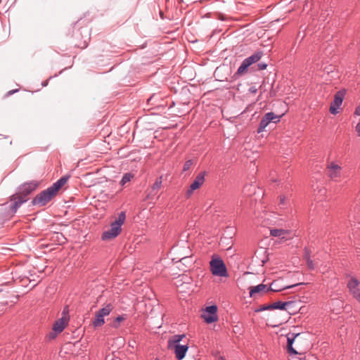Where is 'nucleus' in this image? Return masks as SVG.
Returning <instances> with one entry per match:
<instances>
[{
  "instance_id": "4468645a",
  "label": "nucleus",
  "mask_w": 360,
  "mask_h": 360,
  "mask_svg": "<svg viewBox=\"0 0 360 360\" xmlns=\"http://www.w3.org/2000/svg\"><path fill=\"white\" fill-rule=\"evenodd\" d=\"M300 335V333H289L287 334V348L288 351L291 354H297L298 352L293 348L292 345L295 339Z\"/></svg>"
},
{
  "instance_id": "a878e982",
  "label": "nucleus",
  "mask_w": 360,
  "mask_h": 360,
  "mask_svg": "<svg viewBox=\"0 0 360 360\" xmlns=\"http://www.w3.org/2000/svg\"><path fill=\"white\" fill-rule=\"evenodd\" d=\"M133 177L134 174L128 172L124 174L120 181V184L124 186L127 183L129 182Z\"/></svg>"
},
{
  "instance_id": "a19ab883",
  "label": "nucleus",
  "mask_w": 360,
  "mask_h": 360,
  "mask_svg": "<svg viewBox=\"0 0 360 360\" xmlns=\"http://www.w3.org/2000/svg\"><path fill=\"white\" fill-rule=\"evenodd\" d=\"M217 360H226L223 356H219Z\"/></svg>"
},
{
  "instance_id": "f3484780",
  "label": "nucleus",
  "mask_w": 360,
  "mask_h": 360,
  "mask_svg": "<svg viewBox=\"0 0 360 360\" xmlns=\"http://www.w3.org/2000/svg\"><path fill=\"white\" fill-rule=\"evenodd\" d=\"M68 179V176H62L57 181L53 183L51 187L57 193L58 191L67 183Z\"/></svg>"
},
{
  "instance_id": "b1692460",
  "label": "nucleus",
  "mask_w": 360,
  "mask_h": 360,
  "mask_svg": "<svg viewBox=\"0 0 360 360\" xmlns=\"http://www.w3.org/2000/svg\"><path fill=\"white\" fill-rule=\"evenodd\" d=\"M112 310V306L111 304H108L105 307L101 309L97 313L100 315L104 316H108L110 311Z\"/></svg>"
},
{
  "instance_id": "473e14b6",
  "label": "nucleus",
  "mask_w": 360,
  "mask_h": 360,
  "mask_svg": "<svg viewBox=\"0 0 360 360\" xmlns=\"http://www.w3.org/2000/svg\"><path fill=\"white\" fill-rule=\"evenodd\" d=\"M257 69L259 70H265L267 67V64L265 63H259L257 65Z\"/></svg>"
},
{
  "instance_id": "0eeeda50",
  "label": "nucleus",
  "mask_w": 360,
  "mask_h": 360,
  "mask_svg": "<svg viewBox=\"0 0 360 360\" xmlns=\"http://www.w3.org/2000/svg\"><path fill=\"white\" fill-rule=\"evenodd\" d=\"M63 316L55 321L53 325L52 330L53 332H51L49 335L50 339H53L56 337V335L60 333L65 326L68 324L69 321V317L66 314L65 309L63 311Z\"/></svg>"
},
{
  "instance_id": "f8f14e48",
  "label": "nucleus",
  "mask_w": 360,
  "mask_h": 360,
  "mask_svg": "<svg viewBox=\"0 0 360 360\" xmlns=\"http://www.w3.org/2000/svg\"><path fill=\"white\" fill-rule=\"evenodd\" d=\"M202 184V172H199L196 179L191 184L189 188L187 189L185 196L186 198H191L194 191L199 188L200 185Z\"/></svg>"
},
{
  "instance_id": "f03ea898",
  "label": "nucleus",
  "mask_w": 360,
  "mask_h": 360,
  "mask_svg": "<svg viewBox=\"0 0 360 360\" xmlns=\"http://www.w3.org/2000/svg\"><path fill=\"white\" fill-rule=\"evenodd\" d=\"M125 218V212H121L117 218L110 224V229L102 233V240H110L117 237L122 231V225L124 224Z\"/></svg>"
},
{
  "instance_id": "4be33fe9",
  "label": "nucleus",
  "mask_w": 360,
  "mask_h": 360,
  "mask_svg": "<svg viewBox=\"0 0 360 360\" xmlns=\"http://www.w3.org/2000/svg\"><path fill=\"white\" fill-rule=\"evenodd\" d=\"M359 285V281L355 278H352L347 283V288H349V292H352L354 290L358 289Z\"/></svg>"
},
{
  "instance_id": "39448f33",
  "label": "nucleus",
  "mask_w": 360,
  "mask_h": 360,
  "mask_svg": "<svg viewBox=\"0 0 360 360\" xmlns=\"http://www.w3.org/2000/svg\"><path fill=\"white\" fill-rule=\"evenodd\" d=\"M56 193L50 186L46 190L42 191L37 194L32 200V203L34 205L44 206L46 205L55 195Z\"/></svg>"
},
{
  "instance_id": "6ab92c4d",
  "label": "nucleus",
  "mask_w": 360,
  "mask_h": 360,
  "mask_svg": "<svg viewBox=\"0 0 360 360\" xmlns=\"http://www.w3.org/2000/svg\"><path fill=\"white\" fill-rule=\"evenodd\" d=\"M269 119H270V115H267V114L266 113L264 115V116L262 118V120L259 122V127L257 129L258 133H260L265 129V128L270 123Z\"/></svg>"
},
{
  "instance_id": "4c0bfd02",
  "label": "nucleus",
  "mask_w": 360,
  "mask_h": 360,
  "mask_svg": "<svg viewBox=\"0 0 360 360\" xmlns=\"http://www.w3.org/2000/svg\"><path fill=\"white\" fill-rule=\"evenodd\" d=\"M285 197L284 195H281L279 197L280 204L284 205L285 204Z\"/></svg>"
},
{
  "instance_id": "6e6552de",
  "label": "nucleus",
  "mask_w": 360,
  "mask_h": 360,
  "mask_svg": "<svg viewBox=\"0 0 360 360\" xmlns=\"http://www.w3.org/2000/svg\"><path fill=\"white\" fill-rule=\"evenodd\" d=\"M218 307L216 304L204 307V323L211 324L219 320Z\"/></svg>"
},
{
  "instance_id": "2f4dec72",
  "label": "nucleus",
  "mask_w": 360,
  "mask_h": 360,
  "mask_svg": "<svg viewBox=\"0 0 360 360\" xmlns=\"http://www.w3.org/2000/svg\"><path fill=\"white\" fill-rule=\"evenodd\" d=\"M265 310H271V308L270 307V304L268 305H263L260 307L259 308L255 310V312H260Z\"/></svg>"
},
{
  "instance_id": "f257e3e1",
  "label": "nucleus",
  "mask_w": 360,
  "mask_h": 360,
  "mask_svg": "<svg viewBox=\"0 0 360 360\" xmlns=\"http://www.w3.org/2000/svg\"><path fill=\"white\" fill-rule=\"evenodd\" d=\"M38 186L39 183L37 181H32L19 186L17 193L11 197V201L13 202L11 205V211L14 213L16 212L18 209L27 202L26 197L32 193Z\"/></svg>"
},
{
  "instance_id": "393cba45",
  "label": "nucleus",
  "mask_w": 360,
  "mask_h": 360,
  "mask_svg": "<svg viewBox=\"0 0 360 360\" xmlns=\"http://www.w3.org/2000/svg\"><path fill=\"white\" fill-rule=\"evenodd\" d=\"M195 163H196L195 159L188 160L184 165L183 169H182L183 172H188L191 168V167L193 166Z\"/></svg>"
},
{
  "instance_id": "37998d69",
  "label": "nucleus",
  "mask_w": 360,
  "mask_h": 360,
  "mask_svg": "<svg viewBox=\"0 0 360 360\" xmlns=\"http://www.w3.org/2000/svg\"><path fill=\"white\" fill-rule=\"evenodd\" d=\"M155 360H159L158 359H156Z\"/></svg>"
},
{
  "instance_id": "bb28decb",
  "label": "nucleus",
  "mask_w": 360,
  "mask_h": 360,
  "mask_svg": "<svg viewBox=\"0 0 360 360\" xmlns=\"http://www.w3.org/2000/svg\"><path fill=\"white\" fill-rule=\"evenodd\" d=\"M266 114H267V115H270V119H269L270 122H273L275 124L280 122L281 118L283 115H275L273 112H267Z\"/></svg>"
},
{
  "instance_id": "f704fd0d",
  "label": "nucleus",
  "mask_w": 360,
  "mask_h": 360,
  "mask_svg": "<svg viewBox=\"0 0 360 360\" xmlns=\"http://www.w3.org/2000/svg\"><path fill=\"white\" fill-rule=\"evenodd\" d=\"M249 91L252 94H256L257 92V89L255 86H251L249 89Z\"/></svg>"
},
{
  "instance_id": "412c9836",
  "label": "nucleus",
  "mask_w": 360,
  "mask_h": 360,
  "mask_svg": "<svg viewBox=\"0 0 360 360\" xmlns=\"http://www.w3.org/2000/svg\"><path fill=\"white\" fill-rule=\"evenodd\" d=\"M256 186L251 184L245 185L243 188V192L246 195H252L255 193Z\"/></svg>"
},
{
  "instance_id": "423d86ee",
  "label": "nucleus",
  "mask_w": 360,
  "mask_h": 360,
  "mask_svg": "<svg viewBox=\"0 0 360 360\" xmlns=\"http://www.w3.org/2000/svg\"><path fill=\"white\" fill-rule=\"evenodd\" d=\"M303 284H304V283H296V284H293V285H286V286L283 287L282 288L278 289V288H272V286H274L275 285V282H273L271 284L269 288H267L266 285L261 283L256 286L251 287L250 288L249 292H250V295L251 297H252L256 293L264 292L269 291V290H271L273 292H279L283 290L292 288L295 286L303 285Z\"/></svg>"
},
{
  "instance_id": "aec40b11",
  "label": "nucleus",
  "mask_w": 360,
  "mask_h": 360,
  "mask_svg": "<svg viewBox=\"0 0 360 360\" xmlns=\"http://www.w3.org/2000/svg\"><path fill=\"white\" fill-rule=\"evenodd\" d=\"M105 323L104 317L100 315L98 313H96L95 319L93 321V326L95 328L100 327L103 326Z\"/></svg>"
},
{
  "instance_id": "9b49d317",
  "label": "nucleus",
  "mask_w": 360,
  "mask_h": 360,
  "mask_svg": "<svg viewBox=\"0 0 360 360\" xmlns=\"http://www.w3.org/2000/svg\"><path fill=\"white\" fill-rule=\"evenodd\" d=\"M184 253L181 257H172V260L175 262H179L181 264L187 266H190L193 263V259L191 257V250L189 248H184Z\"/></svg>"
},
{
  "instance_id": "a211bd4d",
  "label": "nucleus",
  "mask_w": 360,
  "mask_h": 360,
  "mask_svg": "<svg viewBox=\"0 0 360 360\" xmlns=\"http://www.w3.org/2000/svg\"><path fill=\"white\" fill-rule=\"evenodd\" d=\"M186 337L184 334L174 335L168 341V347L172 349V347L176 345H181L180 342Z\"/></svg>"
},
{
  "instance_id": "c85d7f7f",
  "label": "nucleus",
  "mask_w": 360,
  "mask_h": 360,
  "mask_svg": "<svg viewBox=\"0 0 360 360\" xmlns=\"http://www.w3.org/2000/svg\"><path fill=\"white\" fill-rule=\"evenodd\" d=\"M162 176H160L159 178L156 179L155 183L152 186V190L155 191L160 188L162 184Z\"/></svg>"
},
{
  "instance_id": "7ed1b4c3",
  "label": "nucleus",
  "mask_w": 360,
  "mask_h": 360,
  "mask_svg": "<svg viewBox=\"0 0 360 360\" xmlns=\"http://www.w3.org/2000/svg\"><path fill=\"white\" fill-rule=\"evenodd\" d=\"M210 271L213 276L219 277H228L227 268L222 259L217 255L214 254L210 262Z\"/></svg>"
},
{
  "instance_id": "7c9ffc66",
  "label": "nucleus",
  "mask_w": 360,
  "mask_h": 360,
  "mask_svg": "<svg viewBox=\"0 0 360 360\" xmlns=\"http://www.w3.org/2000/svg\"><path fill=\"white\" fill-rule=\"evenodd\" d=\"M353 297L360 303V289H356L350 292Z\"/></svg>"
},
{
  "instance_id": "58836bf2",
  "label": "nucleus",
  "mask_w": 360,
  "mask_h": 360,
  "mask_svg": "<svg viewBox=\"0 0 360 360\" xmlns=\"http://www.w3.org/2000/svg\"><path fill=\"white\" fill-rule=\"evenodd\" d=\"M355 129L358 136H360V122L356 124Z\"/></svg>"
},
{
  "instance_id": "79ce46f5",
  "label": "nucleus",
  "mask_w": 360,
  "mask_h": 360,
  "mask_svg": "<svg viewBox=\"0 0 360 360\" xmlns=\"http://www.w3.org/2000/svg\"><path fill=\"white\" fill-rule=\"evenodd\" d=\"M48 84V82H42V86H46Z\"/></svg>"
},
{
  "instance_id": "9d476101",
  "label": "nucleus",
  "mask_w": 360,
  "mask_h": 360,
  "mask_svg": "<svg viewBox=\"0 0 360 360\" xmlns=\"http://www.w3.org/2000/svg\"><path fill=\"white\" fill-rule=\"evenodd\" d=\"M345 96V90H340L338 91L334 96V100L331 103L330 106V112L333 115H336L338 111V109L340 107V105L342 103L343 99Z\"/></svg>"
},
{
  "instance_id": "cd10ccee",
  "label": "nucleus",
  "mask_w": 360,
  "mask_h": 360,
  "mask_svg": "<svg viewBox=\"0 0 360 360\" xmlns=\"http://www.w3.org/2000/svg\"><path fill=\"white\" fill-rule=\"evenodd\" d=\"M285 231L282 229H271L270 231L271 236H274V237H281V236H283L285 234Z\"/></svg>"
},
{
  "instance_id": "ea45409f",
  "label": "nucleus",
  "mask_w": 360,
  "mask_h": 360,
  "mask_svg": "<svg viewBox=\"0 0 360 360\" xmlns=\"http://www.w3.org/2000/svg\"><path fill=\"white\" fill-rule=\"evenodd\" d=\"M18 90L17 89H15V90H11V91H9L8 93H7V95H12L14 93L17 92Z\"/></svg>"
},
{
  "instance_id": "72a5a7b5",
  "label": "nucleus",
  "mask_w": 360,
  "mask_h": 360,
  "mask_svg": "<svg viewBox=\"0 0 360 360\" xmlns=\"http://www.w3.org/2000/svg\"><path fill=\"white\" fill-rule=\"evenodd\" d=\"M307 266L311 269H314L313 262L311 260H310L309 259L307 260Z\"/></svg>"
},
{
  "instance_id": "c756f323",
  "label": "nucleus",
  "mask_w": 360,
  "mask_h": 360,
  "mask_svg": "<svg viewBox=\"0 0 360 360\" xmlns=\"http://www.w3.org/2000/svg\"><path fill=\"white\" fill-rule=\"evenodd\" d=\"M56 240H57L60 244H63L66 242V238L60 233H56Z\"/></svg>"
},
{
  "instance_id": "1a4fd4ad",
  "label": "nucleus",
  "mask_w": 360,
  "mask_h": 360,
  "mask_svg": "<svg viewBox=\"0 0 360 360\" xmlns=\"http://www.w3.org/2000/svg\"><path fill=\"white\" fill-rule=\"evenodd\" d=\"M188 234L183 233L181 235V240L178 243L173 246L171 250V254L177 255L176 257H181L184 252V248H189L188 246V241L186 240L188 238Z\"/></svg>"
},
{
  "instance_id": "5701e85b",
  "label": "nucleus",
  "mask_w": 360,
  "mask_h": 360,
  "mask_svg": "<svg viewBox=\"0 0 360 360\" xmlns=\"http://www.w3.org/2000/svg\"><path fill=\"white\" fill-rule=\"evenodd\" d=\"M127 319L126 314H122L116 317V319L112 323V327L114 328H118L120 323Z\"/></svg>"
},
{
  "instance_id": "e433bc0d",
  "label": "nucleus",
  "mask_w": 360,
  "mask_h": 360,
  "mask_svg": "<svg viewBox=\"0 0 360 360\" xmlns=\"http://www.w3.org/2000/svg\"><path fill=\"white\" fill-rule=\"evenodd\" d=\"M156 96L155 95H153L151 96L148 99V103H153V101L155 98Z\"/></svg>"
},
{
  "instance_id": "ddd939ff",
  "label": "nucleus",
  "mask_w": 360,
  "mask_h": 360,
  "mask_svg": "<svg viewBox=\"0 0 360 360\" xmlns=\"http://www.w3.org/2000/svg\"><path fill=\"white\" fill-rule=\"evenodd\" d=\"M172 349H174L176 359L182 360L188 352V346L187 345H176L172 346Z\"/></svg>"
},
{
  "instance_id": "2eb2a0df",
  "label": "nucleus",
  "mask_w": 360,
  "mask_h": 360,
  "mask_svg": "<svg viewBox=\"0 0 360 360\" xmlns=\"http://www.w3.org/2000/svg\"><path fill=\"white\" fill-rule=\"evenodd\" d=\"M328 176L331 179L335 180L338 177L340 176L341 167L339 165H338L333 162H331L328 166Z\"/></svg>"
},
{
  "instance_id": "20e7f679",
  "label": "nucleus",
  "mask_w": 360,
  "mask_h": 360,
  "mask_svg": "<svg viewBox=\"0 0 360 360\" xmlns=\"http://www.w3.org/2000/svg\"><path fill=\"white\" fill-rule=\"evenodd\" d=\"M263 56V52L261 51H257L253 53L252 56L246 58L242 62L241 65L237 70V72L235 73V77H240L245 73H246L248 70V68L252 65L253 63L259 61Z\"/></svg>"
},
{
  "instance_id": "c9c22d12",
  "label": "nucleus",
  "mask_w": 360,
  "mask_h": 360,
  "mask_svg": "<svg viewBox=\"0 0 360 360\" xmlns=\"http://www.w3.org/2000/svg\"><path fill=\"white\" fill-rule=\"evenodd\" d=\"M354 114L356 115L360 116V103L359 105L356 108Z\"/></svg>"
},
{
  "instance_id": "dca6fc26",
  "label": "nucleus",
  "mask_w": 360,
  "mask_h": 360,
  "mask_svg": "<svg viewBox=\"0 0 360 360\" xmlns=\"http://www.w3.org/2000/svg\"><path fill=\"white\" fill-rule=\"evenodd\" d=\"M294 304V302L288 301V302H281L278 301L270 304V307L272 309H280L285 310L288 307H290Z\"/></svg>"
}]
</instances>
